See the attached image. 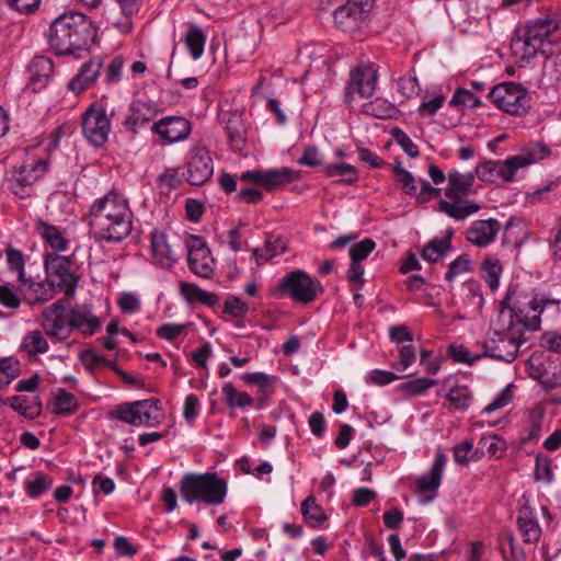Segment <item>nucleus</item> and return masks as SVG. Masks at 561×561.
Listing matches in <instances>:
<instances>
[{
  "label": "nucleus",
  "instance_id": "23",
  "mask_svg": "<svg viewBox=\"0 0 561 561\" xmlns=\"http://www.w3.org/2000/svg\"><path fill=\"white\" fill-rule=\"evenodd\" d=\"M35 231L42 238L44 244L51 250L50 253L59 254L70 250L71 242L59 227L43 219H37Z\"/></svg>",
  "mask_w": 561,
  "mask_h": 561
},
{
  "label": "nucleus",
  "instance_id": "57",
  "mask_svg": "<svg viewBox=\"0 0 561 561\" xmlns=\"http://www.w3.org/2000/svg\"><path fill=\"white\" fill-rule=\"evenodd\" d=\"M416 352L413 345H403L399 350V359L391 364V367L398 373L407 371L415 362Z\"/></svg>",
  "mask_w": 561,
  "mask_h": 561
},
{
  "label": "nucleus",
  "instance_id": "1",
  "mask_svg": "<svg viewBox=\"0 0 561 561\" xmlns=\"http://www.w3.org/2000/svg\"><path fill=\"white\" fill-rule=\"evenodd\" d=\"M559 301L546 294L535 293L522 307H503L499 323L481 343L483 357L512 363L526 342L525 333L539 330L542 312L548 309L558 312Z\"/></svg>",
  "mask_w": 561,
  "mask_h": 561
},
{
  "label": "nucleus",
  "instance_id": "41",
  "mask_svg": "<svg viewBox=\"0 0 561 561\" xmlns=\"http://www.w3.org/2000/svg\"><path fill=\"white\" fill-rule=\"evenodd\" d=\"M286 251V243L282 238L268 240L264 247L254 250L253 254L257 264H264L272 260L274 256L279 255Z\"/></svg>",
  "mask_w": 561,
  "mask_h": 561
},
{
  "label": "nucleus",
  "instance_id": "8",
  "mask_svg": "<svg viewBox=\"0 0 561 561\" xmlns=\"http://www.w3.org/2000/svg\"><path fill=\"white\" fill-rule=\"evenodd\" d=\"M79 250L80 247L76 245L69 255L45 254V274L56 293L59 291L66 296H73L76 294L79 278L75 274V268L79 267L77 259Z\"/></svg>",
  "mask_w": 561,
  "mask_h": 561
},
{
  "label": "nucleus",
  "instance_id": "52",
  "mask_svg": "<svg viewBox=\"0 0 561 561\" xmlns=\"http://www.w3.org/2000/svg\"><path fill=\"white\" fill-rule=\"evenodd\" d=\"M20 375L19 362L7 357L0 359V389L9 386Z\"/></svg>",
  "mask_w": 561,
  "mask_h": 561
},
{
  "label": "nucleus",
  "instance_id": "10",
  "mask_svg": "<svg viewBox=\"0 0 561 561\" xmlns=\"http://www.w3.org/2000/svg\"><path fill=\"white\" fill-rule=\"evenodd\" d=\"M48 171L46 159H32L15 167L8 178L9 190L19 197L30 196L33 185Z\"/></svg>",
  "mask_w": 561,
  "mask_h": 561
},
{
  "label": "nucleus",
  "instance_id": "40",
  "mask_svg": "<svg viewBox=\"0 0 561 561\" xmlns=\"http://www.w3.org/2000/svg\"><path fill=\"white\" fill-rule=\"evenodd\" d=\"M363 112L380 119L391 118L396 115V106L386 99L377 98L363 105Z\"/></svg>",
  "mask_w": 561,
  "mask_h": 561
},
{
  "label": "nucleus",
  "instance_id": "35",
  "mask_svg": "<svg viewBox=\"0 0 561 561\" xmlns=\"http://www.w3.org/2000/svg\"><path fill=\"white\" fill-rule=\"evenodd\" d=\"M180 294L187 304H205L210 306L215 302L214 294L202 289L193 283H181Z\"/></svg>",
  "mask_w": 561,
  "mask_h": 561
},
{
  "label": "nucleus",
  "instance_id": "33",
  "mask_svg": "<svg viewBox=\"0 0 561 561\" xmlns=\"http://www.w3.org/2000/svg\"><path fill=\"white\" fill-rule=\"evenodd\" d=\"M227 407L231 409H247L254 404V399L245 391L238 390L231 382L221 387Z\"/></svg>",
  "mask_w": 561,
  "mask_h": 561
},
{
  "label": "nucleus",
  "instance_id": "18",
  "mask_svg": "<svg viewBox=\"0 0 561 561\" xmlns=\"http://www.w3.org/2000/svg\"><path fill=\"white\" fill-rule=\"evenodd\" d=\"M378 83V69L374 62L360 61L350 73L347 95L358 94L360 98L373 96Z\"/></svg>",
  "mask_w": 561,
  "mask_h": 561
},
{
  "label": "nucleus",
  "instance_id": "27",
  "mask_svg": "<svg viewBox=\"0 0 561 561\" xmlns=\"http://www.w3.org/2000/svg\"><path fill=\"white\" fill-rule=\"evenodd\" d=\"M54 73L53 61L45 56H36L28 66L30 87L37 92L44 89Z\"/></svg>",
  "mask_w": 561,
  "mask_h": 561
},
{
  "label": "nucleus",
  "instance_id": "44",
  "mask_svg": "<svg viewBox=\"0 0 561 561\" xmlns=\"http://www.w3.org/2000/svg\"><path fill=\"white\" fill-rule=\"evenodd\" d=\"M484 282L495 291L500 286V276L502 274V264L496 257H486L482 263Z\"/></svg>",
  "mask_w": 561,
  "mask_h": 561
},
{
  "label": "nucleus",
  "instance_id": "26",
  "mask_svg": "<svg viewBox=\"0 0 561 561\" xmlns=\"http://www.w3.org/2000/svg\"><path fill=\"white\" fill-rule=\"evenodd\" d=\"M158 105L152 101L136 100L130 104L129 114L124 119L126 129L135 131L137 127L153 119L158 114Z\"/></svg>",
  "mask_w": 561,
  "mask_h": 561
},
{
  "label": "nucleus",
  "instance_id": "30",
  "mask_svg": "<svg viewBox=\"0 0 561 561\" xmlns=\"http://www.w3.org/2000/svg\"><path fill=\"white\" fill-rule=\"evenodd\" d=\"M517 523L525 541H538L540 538L541 529L534 512L528 506H524L519 510Z\"/></svg>",
  "mask_w": 561,
  "mask_h": 561
},
{
  "label": "nucleus",
  "instance_id": "17",
  "mask_svg": "<svg viewBox=\"0 0 561 561\" xmlns=\"http://www.w3.org/2000/svg\"><path fill=\"white\" fill-rule=\"evenodd\" d=\"M42 328L49 336L59 341L66 340L71 333L69 306L62 301H56L43 310Z\"/></svg>",
  "mask_w": 561,
  "mask_h": 561
},
{
  "label": "nucleus",
  "instance_id": "63",
  "mask_svg": "<svg viewBox=\"0 0 561 561\" xmlns=\"http://www.w3.org/2000/svg\"><path fill=\"white\" fill-rule=\"evenodd\" d=\"M224 311L234 318H243L249 311V306L241 298L229 296L225 300Z\"/></svg>",
  "mask_w": 561,
  "mask_h": 561
},
{
  "label": "nucleus",
  "instance_id": "15",
  "mask_svg": "<svg viewBox=\"0 0 561 561\" xmlns=\"http://www.w3.org/2000/svg\"><path fill=\"white\" fill-rule=\"evenodd\" d=\"M111 129V121L103 106L93 104L85 111L82 119V131L92 146H103L108 140Z\"/></svg>",
  "mask_w": 561,
  "mask_h": 561
},
{
  "label": "nucleus",
  "instance_id": "28",
  "mask_svg": "<svg viewBox=\"0 0 561 561\" xmlns=\"http://www.w3.org/2000/svg\"><path fill=\"white\" fill-rule=\"evenodd\" d=\"M71 332L79 331L84 335H93L100 328L99 318L92 310L84 306L69 307Z\"/></svg>",
  "mask_w": 561,
  "mask_h": 561
},
{
  "label": "nucleus",
  "instance_id": "39",
  "mask_svg": "<svg viewBox=\"0 0 561 561\" xmlns=\"http://www.w3.org/2000/svg\"><path fill=\"white\" fill-rule=\"evenodd\" d=\"M450 247L451 241L448 237L434 239L424 247L422 257L427 262L436 263L447 254Z\"/></svg>",
  "mask_w": 561,
  "mask_h": 561
},
{
  "label": "nucleus",
  "instance_id": "55",
  "mask_svg": "<svg viewBox=\"0 0 561 561\" xmlns=\"http://www.w3.org/2000/svg\"><path fill=\"white\" fill-rule=\"evenodd\" d=\"M513 388L514 383L511 382L497 392L492 401L484 407L483 413L491 414L494 411L508 405L513 400Z\"/></svg>",
  "mask_w": 561,
  "mask_h": 561
},
{
  "label": "nucleus",
  "instance_id": "56",
  "mask_svg": "<svg viewBox=\"0 0 561 561\" xmlns=\"http://www.w3.org/2000/svg\"><path fill=\"white\" fill-rule=\"evenodd\" d=\"M376 243L374 240L366 238L357 243L350 247L348 256L352 262H358L366 260L371 252L375 250Z\"/></svg>",
  "mask_w": 561,
  "mask_h": 561
},
{
  "label": "nucleus",
  "instance_id": "46",
  "mask_svg": "<svg viewBox=\"0 0 561 561\" xmlns=\"http://www.w3.org/2000/svg\"><path fill=\"white\" fill-rule=\"evenodd\" d=\"M396 182L402 192L407 195L414 196L417 193L416 180L411 172L405 170L400 162L396 163L393 169Z\"/></svg>",
  "mask_w": 561,
  "mask_h": 561
},
{
  "label": "nucleus",
  "instance_id": "4",
  "mask_svg": "<svg viewBox=\"0 0 561 561\" xmlns=\"http://www.w3.org/2000/svg\"><path fill=\"white\" fill-rule=\"evenodd\" d=\"M559 25L557 15H546L528 21L515 32L511 48L520 66L529 65L539 53H545V45L550 44V37Z\"/></svg>",
  "mask_w": 561,
  "mask_h": 561
},
{
  "label": "nucleus",
  "instance_id": "47",
  "mask_svg": "<svg viewBox=\"0 0 561 561\" xmlns=\"http://www.w3.org/2000/svg\"><path fill=\"white\" fill-rule=\"evenodd\" d=\"M80 362L85 369L93 371L96 368L107 367L114 369L117 374L124 375L118 368L114 367L112 363L104 356L98 354L93 350H84L80 353Z\"/></svg>",
  "mask_w": 561,
  "mask_h": 561
},
{
  "label": "nucleus",
  "instance_id": "16",
  "mask_svg": "<svg viewBox=\"0 0 561 561\" xmlns=\"http://www.w3.org/2000/svg\"><path fill=\"white\" fill-rule=\"evenodd\" d=\"M158 401L140 400L121 404L116 416L133 426H154L160 422Z\"/></svg>",
  "mask_w": 561,
  "mask_h": 561
},
{
  "label": "nucleus",
  "instance_id": "3",
  "mask_svg": "<svg viewBox=\"0 0 561 561\" xmlns=\"http://www.w3.org/2000/svg\"><path fill=\"white\" fill-rule=\"evenodd\" d=\"M95 36L96 27L83 13L66 11L50 23L48 43L57 55H72L88 49Z\"/></svg>",
  "mask_w": 561,
  "mask_h": 561
},
{
  "label": "nucleus",
  "instance_id": "7",
  "mask_svg": "<svg viewBox=\"0 0 561 561\" xmlns=\"http://www.w3.org/2000/svg\"><path fill=\"white\" fill-rule=\"evenodd\" d=\"M447 181L448 183L445 187V195L449 201L440 199L438 204V210L440 213L460 221L481 209L479 204L462 198V196L469 194L471 191L474 182L473 173H460L458 171H453L448 173Z\"/></svg>",
  "mask_w": 561,
  "mask_h": 561
},
{
  "label": "nucleus",
  "instance_id": "32",
  "mask_svg": "<svg viewBox=\"0 0 561 561\" xmlns=\"http://www.w3.org/2000/svg\"><path fill=\"white\" fill-rule=\"evenodd\" d=\"M301 515L306 524L312 528H320L327 522L328 516L318 504L314 496L310 495L301 503Z\"/></svg>",
  "mask_w": 561,
  "mask_h": 561
},
{
  "label": "nucleus",
  "instance_id": "20",
  "mask_svg": "<svg viewBox=\"0 0 561 561\" xmlns=\"http://www.w3.org/2000/svg\"><path fill=\"white\" fill-rule=\"evenodd\" d=\"M151 131L163 146H171L186 140L192 133L191 122L183 116H165L154 122Z\"/></svg>",
  "mask_w": 561,
  "mask_h": 561
},
{
  "label": "nucleus",
  "instance_id": "22",
  "mask_svg": "<svg viewBox=\"0 0 561 561\" xmlns=\"http://www.w3.org/2000/svg\"><path fill=\"white\" fill-rule=\"evenodd\" d=\"M151 262L154 266L169 270L178 261V254L168 241L167 234L162 231H153L150 238Z\"/></svg>",
  "mask_w": 561,
  "mask_h": 561
},
{
  "label": "nucleus",
  "instance_id": "50",
  "mask_svg": "<svg viewBox=\"0 0 561 561\" xmlns=\"http://www.w3.org/2000/svg\"><path fill=\"white\" fill-rule=\"evenodd\" d=\"M540 383L547 391L552 393L550 400L553 403H561V369L547 370Z\"/></svg>",
  "mask_w": 561,
  "mask_h": 561
},
{
  "label": "nucleus",
  "instance_id": "25",
  "mask_svg": "<svg viewBox=\"0 0 561 561\" xmlns=\"http://www.w3.org/2000/svg\"><path fill=\"white\" fill-rule=\"evenodd\" d=\"M102 70V60L100 58H91L84 62L77 76L70 80L68 88L76 95L81 94L91 88L100 77Z\"/></svg>",
  "mask_w": 561,
  "mask_h": 561
},
{
  "label": "nucleus",
  "instance_id": "24",
  "mask_svg": "<svg viewBox=\"0 0 561 561\" xmlns=\"http://www.w3.org/2000/svg\"><path fill=\"white\" fill-rule=\"evenodd\" d=\"M24 298L30 305H39L51 300L56 291L48 282L47 277L42 279L39 277H25V280L20 282Z\"/></svg>",
  "mask_w": 561,
  "mask_h": 561
},
{
  "label": "nucleus",
  "instance_id": "11",
  "mask_svg": "<svg viewBox=\"0 0 561 561\" xmlns=\"http://www.w3.org/2000/svg\"><path fill=\"white\" fill-rule=\"evenodd\" d=\"M489 98L496 107L511 115H520L529 107L528 91L514 82L497 84L490 91Z\"/></svg>",
  "mask_w": 561,
  "mask_h": 561
},
{
  "label": "nucleus",
  "instance_id": "45",
  "mask_svg": "<svg viewBox=\"0 0 561 561\" xmlns=\"http://www.w3.org/2000/svg\"><path fill=\"white\" fill-rule=\"evenodd\" d=\"M54 483V480L43 472H35L32 479L25 481L26 494L32 499H37L44 494Z\"/></svg>",
  "mask_w": 561,
  "mask_h": 561
},
{
  "label": "nucleus",
  "instance_id": "13",
  "mask_svg": "<svg viewBox=\"0 0 561 561\" xmlns=\"http://www.w3.org/2000/svg\"><path fill=\"white\" fill-rule=\"evenodd\" d=\"M182 240L187 251L191 271L197 276L210 277L214 273L215 260L204 238L185 232Z\"/></svg>",
  "mask_w": 561,
  "mask_h": 561
},
{
  "label": "nucleus",
  "instance_id": "61",
  "mask_svg": "<svg viewBox=\"0 0 561 561\" xmlns=\"http://www.w3.org/2000/svg\"><path fill=\"white\" fill-rule=\"evenodd\" d=\"M10 407L25 417H34L38 414L39 409L30 404L28 400L23 396H15L7 400Z\"/></svg>",
  "mask_w": 561,
  "mask_h": 561
},
{
  "label": "nucleus",
  "instance_id": "42",
  "mask_svg": "<svg viewBox=\"0 0 561 561\" xmlns=\"http://www.w3.org/2000/svg\"><path fill=\"white\" fill-rule=\"evenodd\" d=\"M206 37L203 31L193 25L185 35V46L194 60L199 59L204 54Z\"/></svg>",
  "mask_w": 561,
  "mask_h": 561
},
{
  "label": "nucleus",
  "instance_id": "12",
  "mask_svg": "<svg viewBox=\"0 0 561 561\" xmlns=\"http://www.w3.org/2000/svg\"><path fill=\"white\" fill-rule=\"evenodd\" d=\"M446 465L447 457L444 451L438 449L431 468L415 480L414 493L419 503L430 504L437 497Z\"/></svg>",
  "mask_w": 561,
  "mask_h": 561
},
{
  "label": "nucleus",
  "instance_id": "14",
  "mask_svg": "<svg viewBox=\"0 0 561 561\" xmlns=\"http://www.w3.org/2000/svg\"><path fill=\"white\" fill-rule=\"evenodd\" d=\"M214 174V161L209 149L202 142L191 146L187 153L185 176L192 185L207 182Z\"/></svg>",
  "mask_w": 561,
  "mask_h": 561
},
{
  "label": "nucleus",
  "instance_id": "51",
  "mask_svg": "<svg viewBox=\"0 0 561 561\" xmlns=\"http://www.w3.org/2000/svg\"><path fill=\"white\" fill-rule=\"evenodd\" d=\"M479 445L490 457L496 459L502 458L507 448L505 440L497 435L481 437Z\"/></svg>",
  "mask_w": 561,
  "mask_h": 561
},
{
  "label": "nucleus",
  "instance_id": "48",
  "mask_svg": "<svg viewBox=\"0 0 561 561\" xmlns=\"http://www.w3.org/2000/svg\"><path fill=\"white\" fill-rule=\"evenodd\" d=\"M448 356L457 364L472 366L483 357L482 353H472L462 344L454 343L447 350Z\"/></svg>",
  "mask_w": 561,
  "mask_h": 561
},
{
  "label": "nucleus",
  "instance_id": "43",
  "mask_svg": "<svg viewBox=\"0 0 561 561\" xmlns=\"http://www.w3.org/2000/svg\"><path fill=\"white\" fill-rule=\"evenodd\" d=\"M4 256L8 271L15 274L19 282L25 280V256L22 251L8 247Z\"/></svg>",
  "mask_w": 561,
  "mask_h": 561
},
{
  "label": "nucleus",
  "instance_id": "37",
  "mask_svg": "<svg viewBox=\"0 0 561 561\" xmlns=\"http://www.w3.org/2000/svg\"><path fill=\"white\" fill-rule=\"evenodd\" d=\"M51 409L55 414L69 415L77 411L78 400L73 394L62 389H58L54 393Z\"/></svg>",
  "mask_w": 561,
  "mask_h": 561
},
{
  "label": "nucleus",
  "instance_id": "54",
  "mask_svg": "<svg viewBox=\"0 0 561 561\" xmlns=\"http://www.w3.org/2000/svg\"><path fill=\"white\" fill-rule=\"evenodd\" d=\"M445 96L442 93L430 94L426 92L420 106L419 114L421 116H434L444 105Z\"/></svg>",
  "mask_w": 561,
  "mask_h": 561
},
{
  "label": "nucleus",
  "instance_id": "58",
  "mask_svg": "<svg viewBox=\"0 0 561 561\" xmlns=\"http://www.w3.org/2000/svg\"><path fill=\"white\" fill-rule=\"evenodd\" d=\"M226 131L230 140L231 148L233 150H242L245 145L243 137V130L240 127L239 118L230 119L226 125Z\"/></svg>",
  "mask_w": 561,
  "mask_h": 561
},
{
  "label": "nucleus",
  "instance_id": "53",
  "mask_svg": "<svg viewBox=\"0 0 561 561\" xmlns=\"http://www.w3.org/2000/svg\"><path fill=\"white\" fill-rule=\"evenodd\" d=\"M123 14V20L117 23V27L122 33H128L131 30L130 18L138 12V0H116Z\"/></svg>",
  "mask_w": 561,
  "mask_h": 561
},
{
  "label": "nucleus",
  "instance_id": "36",
  "mask_svg": "<svg viewBox=\"0 0 561 561\" xmlns=\"http://www.w3.org/2000/svg\"><path fill=\"white\" fill-rule=\"evenodd\" d=\"M324 174L339 183H354L358 179L356 168L348 163H328L324 167Z\"/></svg>",
  "mask_w": 561,
  "mask_h": 561
},
{
  "label": "nucleus",
  "instance_id": "59",
  "mask_svg": "<svg viewBox=\"0 0 561 561\" xmlns=\"http://www.w3.org/2000/svg\"><path fill=\"white\" fill-rule=\"evenodd\" d=\"M471 270V260L467 254H461L448 265L445 278L453 282L457 276Z\"/></svg>",
  "mask_w": 561,
  "mask_h": 561
},
{
  "label": "nucleus",
  "instance_id": "31",
  "mask_svg": "<svg viewBox=\"0 0 561 561\" xmlns=\"http://www.w3.org/2000/svg\"><path fill=\"white\" fill-rule=\"evenodd\" d=\"M298 178V172L288 167L266 169L263 175V187L273 191L284 184L291 183Z\"/></svg>",
  "mask_w": 561,
  "mask_h": 561
},
{
  "label": "nucleus",
  "instance_id": "5",
  "mask_svg": "<svg viewBox=\"0 0 561 561\" xmlns=\"http://www.w3.org/2000/svg\"><path fill=\"white\" fill-rule=\"evenodd\" d=\"M550 148L541 142L530 144L517 154L503 161H485L476 168L478 179L483 182H510L518 170L537 163L550 156Z\"/></svg>",
  "mask_w": 561,
  "mask_h": 561
},
{
  "label": "nucleus",
  "instance_id": "19",
  "mask_svg": "<svg viewBox=\"0 0 561 561\" xmlns=\"http://www.w3.org/2000/svg\"><path fill=\"white\" fill-rule=\"evenodd\" d=\"M373 10V0H347L334 12L335 24L345 32L362 27Z\"/></svg>",
  "mask_w": 561,
  "mask_h": 561
},
{
  "label": "nucleus",
  "instance_id": "9",
  "mask_svg": "<svg viewBox=\"0 0 561 561\" xmlns=\"http://www.w3.org/2000/svg\"><path fill=\"white\" fill-rule=\"evenodd\" d=\"M321 284L302 270L287 273L279 282L276 294L301 304L313 301L321 291Z\"/></svg>",
  "mask_w": 561,
  "mask_h": 561
},
{
  "label": "nucleus",
  "instance_id": "29",
  "mask_svg": "<svg viewBox=\"0 0 561 561\" xmlns=\"http://www.w3.org/2000/svg\"><path fill=\"white\" fill-rule=\"evenodd\" d=\"M443 391H445L444 398L451 408L460 411L469 409L472 402V391L467 385L448 378L444 381Z\"/></svg>",
  "mask_w": 561,
  "mask_h": 561
},
{
  "label": "nucleus",
  "instance_id": "60",
  "mask_svg": "<svg viewBox=\"0 0 561 561\" xmlns=\"http://www.w3.org/2000/svg\"><path fill=\"white\" fill-rule=\"evenodd\" d=\"M545 410L541 407H535L528 415V439H537L540 436Z\"/></svg>",
  "mask_w": 561,
  "mask_h": 561
},
{
  "label": "nucleus",
  "instance_id": "6",
  "mask_svg": "<svg viewBox=\"0 0 561 561\" xmlns=\"http://www.w3.org/2000/svg\"><path fill=\"white\" fill-rule=\"evenodd\" d=\"M227 481L217 473H188L181 481L182 499L188 504L218 506L226 500Z\"/></svg>",
  "mask_w": 561,
  "mask_h": 561
},
{
  "label": "nucleus",
  "instance_id": "2",
  "mask_svg": "<svg viewBox=\"0 0 561 561\" xmlns=\"http://www.w3.org/2000/svg\"><path fill=\"white\" fill-rule=\"evenodd\" d=\"M133 221L129 201L118 190H111L90 205L89 225L98 240L122 242L131 233Z\"/></svg>",
  "mask_w": 561,
  "mask_h": 561
},
{
  "label": "nucleus",
  "instance_id": "62",
  "mask_svg": "<svg viewBox=\"0 0 561 561\" xmlns=\"http://www.w3.org/2000/svg\"><path fill=\"white\" fill-rule=\"evenodd\" d=\"M400 375H397L393 371L381 370V369H373L365 376V381L367 383L376 385V386H386L394 380L399 379Z\"/></svg>",
  "mask_w": 561,
  "mask_h": 561
},
{
  "label": "nucleus",
  "instance_id": "38",
  "mask_svg": "<svg viewBox=\"0 0 561 561\" xmlns=\"http://www.w3.org/2000/svg\"><path fill=\"white\" fill-rule=\"evenodd\" d=\"M21 348L28 355L35 356L47 353L49 344L41 331L34 330L24 335Z\"/></svg>",
  "mask_w": 561,
  "mask_h": 561
},
{
  "label": "nucleus",
  "instance_id": "34",
  "mask_svg": "<svg viewBox=\"0 0 561 561\" xmlns=\"http://www.w3.org/2000/svg\"><path fill=\"white\" fill-rule=\"evenodd\" d=\"M437 383L436 379L421 377L399 383L396 390L408 398L424 396Z\"/></svg>",
  "mask_w": 561,
  "mask_h": 561
},
{
  "label": "nucleus",
  "instance_id": "21",
  "mask_svg": "<svg viewBox=\"0 0 561 561\" xmlns=\"http://www.w3.org/2000/svg\"><path fill=\"white\" fill-rule=\"evenodd\" d=\"M501 230V222L495 218L478 219L466 230V240L477 247L486 248L492 244Z\"/></svg>",
  "mask_w": 561,
  "mask_h": 561
},
{
  "label": "nucleus",
  "instance_id": "64",
  "mask_svg": "<svg viewBox=\"0 0 561 561\" xmlns=\"http://www.w3.org/2000/svg\"><path fill=\"white\" fill-rule=\"evenodd\" d=\"M397 91L403 99H410L416 95L419 91V81L415 76H403L397 81Z\"/></svg>",
  "mask_w": 561,
  "mask_h": 561
},
{
  "label": "nucleus",
  "instance_id": "49",
  "mask_svg": "<svg viewBox=\"0 0 561 561\" xmlns=\"http://www.w3.org/2000/svg\"><path fill=\"white\" fill-rule=\"evenodd\" d=\"M480 459L479 450L474 448L473 442L463 440L454 447V460L458 465H467Z\"/></svg>",
  "mask_w": 561,
  "mask_h": 561
}]
</instances>
